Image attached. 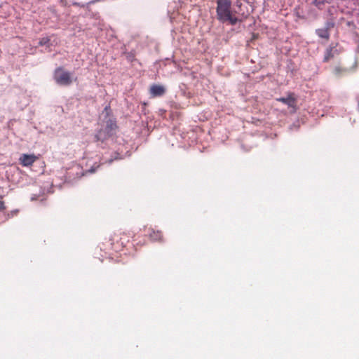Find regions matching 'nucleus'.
Wrapping results in <instances>:
<instances>
[{
  "label": "nucleus",
  "mask_w": 359,
  "mask_h": 359,
  "mask_svg": "<svg viewBox=\"0 0 359 359\" xmlns=\"http://www.w3.org/2000/svg\"><path fill=\"white\" fill-rule=\"evenodd\" d=\"M217 19L222 23L229 22L231 25H235L238 22V18L233 13L231 0H216Z\"/></svg>",
  "instance_id": "obj_1"
},
{
  "label": "nucleus",
  "mask_w": 359,
  "mask_h": 359,
  "mask_svg": "<svg viewBox=\"0 0 359 359\" xmlns=\"http://www.w3.org/2000/svg\"><path fill=\"white\" fill-rule=\"evenodd\" d=\"M129 242V236L124 233H114L104 243L105 250L119 252L122 250Z\"/></svg>",
  "instance_id": "obj_2"
},
{
  "label": "nucleus",
  "mask_w": 359,
  "mask_h": 359,
  "mask_svg": "<svg viewBox=\"0 0 359 359\" xmlns=\"http://www.w3.org/2000/svg\"><path fill=\"white\" fill-rule=\"evenodd\" d=\"M149 91L153 97H159L165 93V89L163 86L154 84L150 87Z\"/></svg>",
  "instance_id": "obj_9"
},
{
  "label": "nucleus",
  "mask_w": 359,
  "mask_h": 359,
  "mask_svg": "<svg viewBox=\"0 0 359 359\" xmlns=\"http://www.w3.org/2000/svg\"><path fill=\"white\" fill-rule=\"evenodd\" d=\"M37 156L34 154H22L20 158V163L22 166L28 167L32 165L36 160Z\"/></svg>",
  "instance_id": "obj_8"
},
{
  "label": "nucleus",
  "mask_w": 359,
  "mask_h": 359,
  "mask_svg": "<svg viewBox=\"0 0 359 359\" xmlns=\"http://www.w3.org/2000/svg\"><path fill=\"white\" fill-rule=\"evenodd\" d=\"M334 24L330 22H328L325 24V27L319 28L316 30V34L322 39L328 41L330 39V29L333 28Z\"/></svg>",
  "instance_id": "obj_6"
},
{
  "label": "nucleus",
  "mask_w": 359,
  "mask_h": 359,
  "mask_svg": "<svg viewBox=\"0 0 359 359\" xmlns=\"http://www.w3.org/2000/svg\"><path fill=\"white\" fill-rule=\"evenodd\" d=\"M54 79L57 84L61 86H69L72 83L71 74L65 71L61 67L55 70Z\"/></svg>",
  "instance_id": "obj_3"
},
{
  "label": "nucleus",
  "mask_w": 359,
  "mask_h": 359,
  "mask_svg": "<svg viewBox=\"0 0 359 359\" xmlns=\"http://www.w3.org/2000/svg\"><path fill=\"white\" fill-rule=\"evenodd\" d=\"M343 72H344V69L341 68V67H336L334 69V73L336 75H339Z\"/></svg>",
  "instance_id": "obj_13"
},
{
  "label": "nucleus",
  "mask_w": 359,
  "mask_h": 359,
  "mask_svg": "<svg viewBox=\"0 0 359 359\" xmlns=\"http://www.w3.org/2000/svg\"><path fill=\"white\" fill-rule=\"evenodd\" d=\"M278 102H280L287 105L288 107L296 109L297 98L294 93H290L286 97L276 98Z\"/></svg>",
  "instance_id": "obj_7"
},
{
  "label": "nucleus",
  "mask_w": 359,
  "mask_h": 359,
  "mask_svg": "<svg viewBox=\"0 0 359 359\" xmlns=\"http://www.w3.org/2000/svg\"><path fill=\"white\" fill-rule=\"evenodd\" d=\"M116 128L117 125L116 121L112 119L108 120L106 123L104 131L100 130L96 135L95 137L97 140H101L111 135L116 131Z\"/></svg>",
  "instance_id": "obj_4"
},
{
  "label": "nucleus",
  "mask_w": 359,
  "mask_h": 359,
  "mask_svg": "<svg viewBox=\"0 0 359 359\" xmlns=\"http://www.w3.org/2000/svg\"><path fill=\"white\" fill-rule=\"evenodd\" d=\"M50 41V37H43L41 38L39 42V46H49V43Z\"/></svg>",
  "instance_id": "obj_11"
},
{
  "label": "nucleus",
  "mask_w": 359,
  "mask_h": 359,
  "mask_svg": "<svg viewBox=\"0 0 359 359\" xmlns=\"http://www.w3.org/2000/svg\"><path fill=\"white\" fill-rule=\"evenodd\" d=\"M326 2V0H313L312 4L318 8H320L321 6L324 5Z\"/></svg>",
  "instance_id": "obj_12"
},
{
  "label": "nucleus",
  "mask_w": 359,
  "mask_h": 359,
  "mask_svg": "<svg viewBox=\"0 0 359 359\" xmlns=\"http://www.w3.org/2000/svg\"><path fill=\"white\" fill-rule=\"evenodd\" d=\"M1 210H3L4 209V206H3V203L2 202L1 203Z\"/></svg>",
  "instance_id": "obj_14"
},
{
  "label": "nucleus",
  "mask_w": 359,
  "mask_h": 359,
  "mask_svg": "<svg viewBox=\"0 0 359 359\" xmlns=\"http://www.w3.org/2000/svg\"><path fill=\"white\" fill-rule=\"evenodd\" d=\"M337 51L336 47L333 46H330L325 51L323 62H327L334 57V52Z\"/></svg>",
  "instance_id": "obj_10"
},
{
  "label": "nucleus",
  "mask_w": 359,
  "mask_h": 359,
  "mask_svg": "<svg viewBox=\"0 0 359 359\" xmlns=\"http://www.w3.org/2000/svg\"><path fill=\"white\" fill-rule=\"evenodd\" d=\"M144 231L145 235L148 236L151 241L162 242L163 241V236L161 231L156 229L152 226H144Z\"/></svg>",
  "instance_id": "obj_5"
}]
</instances>
